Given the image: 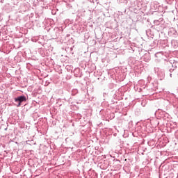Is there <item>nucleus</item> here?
I'll use <instances>...</instances> for the list:
<instances>
[{
    "label": "nucleus",
    "mask_w": 178,
    "mask_h": 178,
    "mask_svg": "<svg viewBox=\"0 0 178 178\" xmlns=\"http://www.w3.org/2000/svg\"><path fill=\"white\" fill-rule=\"evenodd\" d=\"M15 102H24L26 101V97L24 96H20L15 99Z\"/></svg>",
    "instance_id": "nucleus-1"
},
{
    "label": "nucleus",
    "mask_w": 178,
    "mask_h": 178,
    "mask_svg": "<svg viewBox=\"0 0 178 178\" xmlns=\"http://www.w3.org/2000/svg\"><path fill=\"white\" fill-rule=\"evenodd\" d=\"M20 105H22V102H19L17 106H20Z\"/></svg>",
    "instance_id": "nucleus-2"
}]
</instances>
